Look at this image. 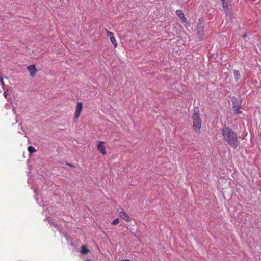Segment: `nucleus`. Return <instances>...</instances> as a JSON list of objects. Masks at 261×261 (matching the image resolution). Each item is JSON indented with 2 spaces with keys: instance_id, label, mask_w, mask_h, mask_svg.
Listing matches in <instances>:
<instances>
[{
  "instance_id": "obj_1",
  "label": "nucleus",
  "mask_w": 261,
  "mask_h": 261,
  "mask_svg": "<svg viewBox=\"0 0 261 261\" xmlns=\"http://www.w3.org/2000/svg\"><path fill=\"white\" fill-rule=\"evenodd\" d=\"M224 138L228 144L234 148H236L238 145L237 134L234 132H223V134Z\"/></svg>"
},
{
  "instance_id": "obj_2",
  "label": "nucleus",
  "mask_w": 261,
  "mask_h": 261,
  "mask_svg": "<svg viewBox=\"0 0 261 261\" xmlns=\"http://www.w3.org/2000/svg\"><path fill=\"white\" fill-rule=\"evenodd\" d=\"M193 127L195 130H199L201 126V121L200 117V114L197 108L194 109L192 115Z\"/></svg>"
},
{
  "instance_id": "obj_3",
  "label": "nucleus",
  "mask_w": 261,
  "mask_h": 261,
  "mask_svg": "<svg viewBox=\"0 0 261 261\" xmlns=\"http://www.w3.org/2000/svg\"><path fill=\"white\" fill-rule=\"evenodd\" d=\"M222 2V6L225 13L228 15L230 14V16H232V14L229 11V8L231 7V0H221Z\"/></svg>"
},
{
  "instance_id": "obj_4",
  "label": "nucleus",
  "mask_w": 261,
  "mask_h": 261,
  "mask_svg": "<svg viewBox=\"0 0 261 261\" xmlns=\"http://www.w3.org/2000/svg\"><path fill=\"white\" fill-rule=\"evenodd\" d=\"M83 109V105L82 102H78L76 106L74 117L77 119L80 117V114Z\"/></svg>"
},
{
  "instance_id": "obj_5",
  "label": "nucleus",
  "mask_w": 261,
  "mask_h": 261,
  "mask_svg": "<svg viewBox=\"0 0 261 261\" xmlns=\"http://www.w3.org/2000/svg\"><path fill=\"white\" fill-rule=\"evenodd\" d=\"M197 33L198 36V38L200 40H202V36L204 34V27L200 25L199 23L197 27Z\"/></svg>"
},
{
  "instance_id": "obj_6",
  "label": "nucleus",
  "mask_w": 261,
  "mask_h": 261,
  "mask_svg": "<svg viewBox=\"0 0 261 261\" xmlns=\"http://www.w3.org/2000/svg\"><path fill=\"white\" fill-rule=\"evenodd\" d=\"M98 150L103 154L106 155L107 153L105 142L103 141H99L97 145Z\"/></svg>"
},
{
  "instance_id": "obj_7",
  "label": "nucleus",
  "mask_w": 261,
  "mask_h": 261,
  "mask_svg": "<svg viewBox=\"0 0 261 261\" xmlns=\"http://www.w3.org/2000/svg\"><path fill=\"white\" fill-rule=\"evenodd\" d=\"M119 216L125 221L127 222H129L131 221V218L128 216V215L125 212L120 211L119 213Z\"/></svg>"
},
{
  "instance_id": "obj_8",
  "label": "nucleus",
  "mask_w": 261,
  "mask_h": 261,
  "mask_svg": "<svg viewBox=\"0 0 261 261\" xmlns=\"http://www.w3.org/2000/svg\"><path fill=\"white\" fill-rule=\"evenodd\" d=\"M28 70L29 71L31 77H33L35 76L37 70L35 65H29L27 67Z\"/></svg>"
},
{
  "instance_id": "obj_9",
  "label": "nucleus",
  "mask_w": 261,
  "mask_h": 261,
  "mask_svg": "<svg viewBox=\"0 0 261 261\" xmlns=\"http://www.w3.org/2000/svg\"><path fill=\"white\" fill-rule=\"evenodd\" d=\"M176 14L178 16L179 19L183 22H185L187 21V19L185 17V15L181 10H177L176 11Z\"/></svg>"
},
{
  "instance_id": "obj_10",
  "label": "nucleus",
  "mask_w": 261,
  "mask_h": 261,
  "mask_svg": "<svg viewBox=\"0 0 261 261\" xmlns=\"http://www.w3.org/2000/svg\"><path fill=\"white\" fill-rule=\"evenodd\" d=\"M234 113L236 114H240L242 113V111L240 110V107L239 106H233Z\"/></svg>"
},
{
  "instance_id": "obj_11",
  "label": "nucleus",
  "mask_w": 261,
  "mask_h": 261,
  "mask_svg": "<svg viewBox=\"0 0 261 261\" xmlns=\"http://www.w3.org/2000/svg\"><path fill=\"white\" fill-rule=\"evenodd\" d=\"M110 40L111 42L113 44L114 46L115 47H116L117 46V42L114 36H112L111 38H110Z\"/></svg>"
},
{
  "instance_id": "obj_12",
  "label": "nucleus",
  "mask_w": 261,
  "mask_h": 261,
  "mask_svg": "<svg viewBox=\"0 0 261 261\" xmlns=\"http://www.w3.org/2000/svg\"><path fill=\"white\" fill-rule=\"evenodd\" d=\"M233 73L236 80H238L240 78V74L239 71L237 70H233Z\"/></svg>"
},
{
  "instance_id": "obj_13",
  "label": "nucleus",
  "mask_w": 261,
  "mask_h": 261,
  "mask_svg": "<svg viewBox=\"0 0 261 261\" xmlns=\"http://www.w3.org/2000/svg\"><path fill=\"white\" fill-rule=\"evenodd\" d=\"M28 151L29 152V153H35L36 151V150L34 147L30 146L28 147Z\"/></svg>"
},
{
  "instance_id": "obj_14",
  "label": "nucleus",
  "mask_w": 261,
  "mask_h": 261,
  "mask_svg": "<svg viewBox=\"0 0 261 261\" xmlns=\"http://www.w3.org/2000/svg\"><path fill=\"white\" fill-rule=\"evenodd\" d=\"M119 223V219L118 218H116L112 222V225H117Z\"/></svg>"
},
{
  "instance_id": "obj_15",
  "label": "nucleus",
  "mask_w": 261,
  "mask_h": 261,
  "mask_svg": "<svg viewBox=\"0 0 261 261\" xmlns=\"http://www.w3.org/2000/svg\"><path fill=\"white\" fill-rule=\"evenodd\" d=\"M106 33H107V35L110 37V38H111L112 36H114V34L113 32H110L108 30H107V29H106Z\"/></svg>"
},
{
  "instance_id": "obj_16",
  "label": "nucleus",
  "mask_w": 261,
  "mask_h": 261,
  "mask_svg": "<svg viewBox=\"0 0 261 261\" xmlns=\"http://www.w3.org/2000/svg\"><path fill=\"white\" fill-rule=\"evenodd\" d=\"M0 85L2 86V87H3L5 86L3 77H0Z\"/></svg>"
},
{
  "instance_id": "obj_17",
  "label": "nucleus",
  "mask_w": 261,
  "mask_h": 261,
  "mask_svg": "<svg viewBox=\"0 0 261 261\" xmlns=\"http://www.w3.org/2000/svg\"><path fill=\"white\" fill-rule=\"evenodd\" d=\"M88 252V250L85 248L84 247H82V253L84 254L87 253Z\"/></svg>"
},
{
  "instance_id": "obj_18",
  "label": "nucleus",
  "mask_w": 261,
  "mask_h": 261,
  "mask_svg": "<svg viewBox=\"0 0 261 261\" xmlns=\"http://www.w3.org/2000/svg\"><path fill=\"white\" fill-rule=\"evenodd\" d=\"M13 111L15 113H16V111H15V108L14 107H13Z\"/></svg>"
},
{
  "instance_id": "obj_19",
  "label": "nucleus",
  "mask_w": 261,
  "mask_h": 261,
  "mask_svg": "<svg viewBox=\"0 0 261 261\" xmlns=\"http://www.w3.org/2000/svg\"><path fill=\"white\" fill-rule=\"evenodd\" d=\"M67 165H68V166H69L70 167H73V166H72V165L71 164H69H69H67Z\"/></svg>"
},
{
  "instance_id": "obj_20",
  "label": "nucleus",
  "mask_w": 261,
  "mask_h": 261,
  "mask_svg": "<svg viewBox=\"0 0 261 261\" xmlns=\"http://www.w3.org/2000/svg\"><path fill=\"white\" fill-rule=\"evenodd\" d=\"M122 261H130L129 259H123Z\"/></svg>"
},
{
  "instance_id": "obj_21",
  "label": "nucleus",
  "mask_w": 261,
  "mask_h": 261,
  "mask_svg": "<svg viewBox=\"0 0 261 261\" xmlns=\"http://www.w3.org/2000/svg\"><path fill=\"white\" fill-rule=\"evenodd\" d=\"M4 96L5 97H6V92H4Z\"/></svg>"
},
{
  "instance_id": "obj_22",
  "label": "nucleus",
  "mask_w": 261,
  "mask_h": 261,
  "mask_svg": "<svg viewBox=\"0 0 261 261\" xmlns=\"http://www.w3.org/2000/svg\"><path fill=\"white\" fill-rule=\"evenodd\" d=\"M246 36H247V35H243V37H244V38H245V37H246Z\"/></svg>"
},
{
  "instance_id": "obj_23",
  "label": "nucleus",
  "mask_w": 261,
  "mask_h": 261,
  "mask_svg": "<svg viewBox=\"0 0 261 261\" xmlns=\"http://www.w3.org/2000/svg\"><path fill=\"white\" fill-rule=\"evenodd\" d=\"M226 130L230 131V130H231V129H230L228 128Z\"/></svg>"
},
{
  "instance_id": "obj_24",
  "label": "nucleus",
  "mask_w": 261,
  "mask_h": 261,
  "mask_svg": "<svg viewBox=\"0 0 261 261\" xmlns=\"http://www.w3.org/2000/svg\"><path fill=\"white\" fill-rule=\"evenodd\" d=\"M88 261H89V260H88Z\"/></svg>"
}]
</instances>
